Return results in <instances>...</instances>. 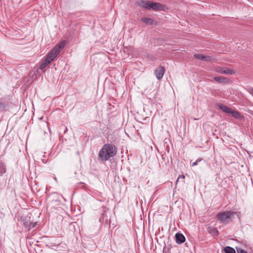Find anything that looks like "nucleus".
Segmentation results:
<instances>
[{"label": "nucleus", "mask_w": 253, "mask_h": 253, "mask_svg": "<svg viewBox=\"0 0 253 253\" xmlns=\"http://www.w3.org/2000/svg\"><path fill=\"white\" fill-rule=\"evenodd\" d=\"M6 169L4 164L0 161V176H1L3 173H5Z\"/></svg>", "instance_id": "nucleus-13"}, {"label": "nucleus", "mask_w": 253, "mask_h": 253, "mask_svg": "<svg viewBox=\"0 0 253 253\" xmlns=\"http://www.w3.org/2000/svg\"><path fill=\"white\" fill-rule=\"evenodd\" d=\"M214 230L215 231V232H216V233L217 234H218V231L216 229H214Z\"/></svg>", "instance_id": "nucleus-19"}, {"label": "nucleus", "mask_w": 253, "mask_h": 253, "mask_svg": "<svg viewBox=\"0 0 253 253\" xmlns=\"http://www.w3.org/2000/svg\"><path fill=\"white\" fill-rule=\"evenodd\" d=\"M236 213V212L231 211H226L218 213L216 218L220 223H225L231 221Z\"/></svg>", "instance_id": "nucleus-3"}, {"label": "nucleus", "mask_w": 253, "mask_h": 253, "mask_svg": "<svg viewBox=\"0 0 253 253\" xmlns=\"http://www.w3.org/2000/svg\"><path fill=\"white\" fill-rule=\"evenodd\" d=\"M230 114H232V116H233L235 118L240 119L241 118V114L238 111H233V110H231Z\"/></svg>", "instance_id": "nucleus-11"}, {"label": "nucleus", "mask_w": 253, "mask_h": 253, "mask_svg": "<svg viewBox=\"0 0 253 253\" xmlns=\"http://www.w3.org/2000/svg\"><path fill=\"white\" fill-rule=\"evenodd\" d=\"M165 69L163 66H160L154 71V74L158 80H161L164 76Z\"/></svg>", "instance_id": "nucleus-4"}, {"label": "nucleus", "mask_w": 253, "mask_h": 253, "mask_svg": "<svg viewBox=\"0 0 253 253\" xmlns=\"http://www.w3.org/2000/svg\"><path fill=\"white\" fill-rule=\"evenodd\" d=\"M219 72L221 74H231V75L234 73V71L232 70H231V69H228V68L221 69Z\"/></svg>", "instance_id": "nucleus-10"}, {"label": "nucleus", "mask_w": 253, "mask_h": 253, "mask_svg": "<svg viewBox=\"0 0 253 253\" xmlns=\"http://www.w3.org/2000/svg\"><path fill=\"white\" fill-rule=\"evenodd\" d=\"M202 159H197L195 162L193 163L192 164V167H194V166H197L198 165V163L201 161Z\"/></svg>", "instance_id": "nucleus-18"}, {"label": "nucleus", "mask_w": 253, "mask_h": 253, "mask_svg": "<svg viewBox=\"0 0 253 253\" xmlns=\"http://www.w3.org/2000/svg\"><path fill=\"white\" fill-rule=\"evenodd\" d=\"M175 241L177 244H180L184 243L185 241L184 236L180 233H177L175 234Z\"/></svg>", "instance_id": "nucleus-5"}, {"label": "nucleus", "mask_w": 253, "mask_h": 253, "mask_svg": "<svg viewBox=\"0 0 253 253\" xmlns=\"http://www.w3.org/2000/svg\"><path fill=\"white\" fill-rule=\"evenodd\" d=\"M194 56L195 58L200 59L203 61H209L211 59V57L210 56L203 55L201 54H196Z\"/></svg>", "instance_id": "nucleus-7"}, {"label": "nucleus", "mask_w": 253, "mask_h": 253, "mask_svg": "<svg viewBox=\"0 0 253 253\" xmlns=\"http://www.w3.org/2000/svg\"><path fill=\"white\" fill-rule=\"evenodd\" d=\"M182 178H185V176H184V175H182Z\"/></svg>", "instance_id": "nucleus-21"}, {"label": "nucleus", "mask_w": 253, "mask_h": 253, "mask_svg": "<svg viewBox=\"0 0 253 253\" xmlns=\"http://www.w3.org/2000/svg\"><path fill=\"white\" fill-rule=\"evenodd\" d=\"M214 80L218 83H224L226 80V79L220 77H215L214 78Z\"/></svg>", "instance_id": "nucleus-15"}, {"label": "nucleus", "mask_w": 253, "mask_h": 253, "mask_svg": "<svg viewBox=\"0 0 253 253\" xmlns=\"http://www.w3.org/2000/svg\"><path fill=\"white\" fill-rule=\"evenodd\" d=\"M164 6L157 2H151L150 9H152L153 10H162Z\"/></svg>", "instance_id": "nucleus-6"}, {"label": "nucleus", "mask_w": 253, "mask_h": 253, "mask_svg": "<svg viewBox=\"0 0 253 253\" xmlns=\"http://www.w3.org/2000/svg\"><path fill=\"white\" fill-rule=\"evenodd\" d=\"M65 45V42L62 41L58 43L46 56L45 59L41 62L39 69L43 70L52 61L60 52Z\"/></svg>", "instance_id": "nucleus-1"}, {"label": "nucleus", "mask_w": 253, "mask_h": 253, "mask_svg": "<svg viewBox=\"0 0 253 253\" xmlns=\"http://www.w3.org/2000/svg\"><path fill=\"white\" fill-rule=\"evenodd\" d=\"M225 253H236L235 250L232 247L227 246L224 248Z\"/></svg>", "instance_id": "nucleus-12"}, {"label": "nucleus", "mask_w": 253, "mask_h": 253, "mask_svg": "<svg viewBox=\"0 0 253 253\" xmlns=\"http://www.w3.org/2000/svg\"><path fill=\"white\" fill-rule=\"evenodd\" d=\"M251 93L253 95V89H252V90H251Z\"/></svg>", "instance_id": "nucleus-20"}, {"label": "nucleus", "mask_w": 253, "mask_h": 253, "mask_svg": "<svg viewBox=\"0 0 253 253\" xmlns=\"http://www.w3.org/2000/svg\"><path fill=\"white\" fill-rule=\"evenodd\" d=\"M139 4L143 8L150 9L151 2L149 1H142Z\"/></svg>", "instance_id": "nucleus-9"}, {"label": "nucleus", "mask_w": 253, "mask_h": 253, "mask_svg": "<svg viewBox=\"0 0 253 253\" xmlns=\"http://www.w3.org/2000/svg\"><path fill=\"white\" fill-rule=\"evenodd\" d=\"M217 106L224 112L225 113H229L230 114L232 109L228 107V106H226V105H222V104H217Z\"/></svg>", "instance_id": "nucleus-8"}, {"label": "nucleus", "mask_w": 253, "mask_h": 253, "mask_svg": "<svg viewBox=\"0 0 253 253\" xmlns=\"http://www.w3.org/2000/svg\"><path fill=\"white\" fill-rule=\"evenodd\" d=\"M5 105L2 102H0V112L3 111L4 110Z\"/></svg>", "instance_id": "nucleus-16"}, {"label": "nucleus", "mask_w": 253, "mask_h": 253, "mask_svg": "<svg viewBox=\"0 0 253 253\" xmlns=\"http://www.w3.org/2000/svg\"><path fill=\"white\" fill-rule=\"evenodd\" d=\"M117 153V148L111 143L104 144L98 153V160L105 162L111 157H114Z\"/></svg>", "instance_id": "nucleus-2"}, {"label": "nucleus", "mask_w": 253, "mask_h": 253, "mask_svg": "<svg viewBox=\"0 0 253 253\" xmlns=\"http://www.w3.org/2000/svg\"><path fill=\"white\" fill-rule=\"evenodd\" d=\"M141 20L143 22L147 24H151L153 22L152 19L149 18H143L141 19Z\"/></svg>", "instance_id": "nucleus-14"}, {"label": "nucleus", "mask_w": 253, "mask_h": 253, "mask_svg": "<svg viewBox=\"0 0 253 253\" xmlns=\"http://www.w3.org/2000/svg\"><path fill=\"white\" fill-rule=\"evenodd\" d=\"M237 253H248L247 252L241 248L237 249Z\"/></svg>", "instance_id": "nucleus-17"}]
</instances>
